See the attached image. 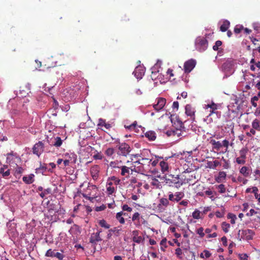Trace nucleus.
<instances>
[{"instance_id": "1", "label": "nucleus", "mask_w": 260, "mask_h": 260, "mask_svg": "<svg viewBox=\"0 0 260 260\" xmlns=\"http://www.w3.org/2000/svg\"><path fill=\"white\" fill-rule=\"evenodd\" d=\"M150 162L151 159L147 158H142L134 162L135 171L142 174L148 172L150 169Z\"/></svg>"}, {"instance_id": "2", "label": "nucleus", "mask_w": 260, "mask_h": 260, "mask_svg": "<svg viewBox=\"0 0 260 260\" xmlns=\"http://www.w3.org/2000/svg\"><path fill=\"white\" fill-rule=\"evenodd\" d=\"M98 188L95 185H89L86 189L82 193V196L85 199L92 201L96 197Z\"/></svg>"}, {"instance_id": "3", "label": "nucleus", "mask_w": 260, "mask_h": 260, "mask_svg": "<svg viewBox=\"0 0 260 260\" xmlns=\"http://www.w3.org/2000/svg\"><path fill=\"white\" fill-rule=\"evenodd\" d=\"M185 180L183 179H181L179 177V175H177L176 176L173 175H169L168 176V178L166 179V182L170 184V186H172L174 185L175 186L179 188L184 183H185Z\"/></svg>"}, {"instance_id": "4", "label": "nucleus", "mask_w": 260, "mask_h": 260, "mask_svg": "<svg viewBox=\"0 0 260 260\" xmlns=\"http://www.w3.org/2000/svg\"><path fill=\"white\" fill-rule=\"evenodd\" d=\"M254 234V232L250 229H246L244 230H239L238 235L239 240L241 239L249 240L252 239Z\"/></svg>"}, {"instance_id": "5", "label": "nucleus", "mask_w": 260, "mask_h": 260, "mask_svg": "<svg viewBox=\"0 0 260 260\" xmlns=\"http://www.w3.org/2000/svg\"><path fill=\"white\" fill-rule=\"evenodd\" d=\"M119 152L118 154L126 156L132 150L130 146L126 143H122L118 145Z\"/></svg>"}, {"instance_id": "6", "label": "nucleus", "mask_w": 260, "mask_h": 260, "mask_svg": "<svg viewBox=\"0 0 260 260\" xmlns=\"http://www.w3.org/2000/svg\"><path fill=\"white\" fill-rule=\"evenodd\" d=\"M196 45L200 51H204L207 48L208 41L205 38L199 37L196 40Z\"/></svg>"}, {"instance_id": "7", "label": "nucleus", "mask_w": 260, "mask_h": 260, "mask_svg": "<svg viewBox=\"0 0 260 260\" xmlns=\"http://www.w3.org/2000/svg\"><path fill=\"white\" fill-rule=\"evenodd\" d=\"M20 158L18 156L17 153L13 151L7 154V162L12 165H15L17 161L20 160Z\"/></svg>"}, {"instance_id": "8", "label": "nucleus", "mask_w": 260, "mask_h": 260, "mask_svg": "<svg viewBox=\"0 0 260 260\" xmlns=\"http://www.w3.org/2000/svg\"><path fill=\"white\" fill-rule=\"evenodd\" d=\"M196 61L194 59H190L185 62L184 64V70L186 73H190L195 67Z\"/></svg>"}, {"instance_id": "9", "label": "nucleus", "mask_w": 260, "mask_h": 260, "mask_svg": "<svg viewBox=\"0 0 260 260\" xmlns=\"http://www.w3.org/2000/svg\"><path fill=\"white\" fill-rule=\"evenodd\" d=\"M44 145L41 141L35 144L32 148L33 153L39 156L44 151Z\"/></svg>"}, {"instance_id": "10", "label": "nucleus", "mask_w": 260, "mask_h": 260, "mask_svg": "<svg viewBox=\"0 0 260 260\" xmlns=\"http://www.w3.org/2000/svg\"><path fill=\"white\" fill-rule=\"evenodd\" d=\"M156 104L153 105V108L157 111L162 109L166 104V100L164 98H158L156 99Z\"/></svg>"}, {"instance_id": "11", "label": "nucleus", "mask_w": 260, "mask_h": 260, "mask_svg": "<svg viewBox=\"0 0 260 260\" xmlns=\"http://www.w3.org/2000/svg\"><path fill=\"white\" fill-rule=\"evenodd\" d=\"M180 128H175L174 129H171L167 132V135L168 136H177L179 137L182 135V131L181 128L183 127V123L181 122L180 125Z\"/></svg>"}, {"instance_id": "12", "label": "nucleus", "mask_w": 260, "mask_h": 260, "mask_svg": "<svg viewBox=\"0 0 260 260\" xmlns=\"http://www.w3.org/2000/svg\"><path fill=\"white\" fill-rule=\"evenodd\" d=\"M139 233L138 230H134L132 232L133 241L137 244L143 243L145 240L144 237L139 236Z\"/></svg>"}, {"instance_id": "13", "label": "nucleus", "mask_w": 260, "mask_h": 260, "mask_svg": "<svg viewBox=\"0 0 260 260\" xmlns=\"http://www.w3.org/2000/svg\"><path fill=\"white\" fill-rule=\"evenodd\" d=\"M90 175L94 180H97L99 178L100 173V167L98 165L92 166L90 169Z\"/></svg>"}, {"instance_id": "14", "label": "nucleus", "mask_w": 260, "mask_h": 260, "mask_svg": "<svg viewBox=\"0 0 260 260\" xmlns=\"http://www.w3.org/2000/svg\"><path fill=\"white\" fill-rule=\"evenodd\" d=\"M101 232V231H98V232L95 233H93L91 234L89 242L90 243H92V244H96L98 242L101 241L102 239L100 237V233Z\"/></svg>"}, {"instance_id": "15", "label": "nucleus", "mask_w": 260, "mask_h": 260, "mask_svg": "<svg viewBox=\"0 0 260 260\" xmlns=\"http://www.w3.org/2000/svg\"><path fill=\"white\" fill-rule=\"evenodd\" d=\"M145 73L144 69L143 67L139 66L135 68L133 74L138 79H141Z\"/></svg>"}, {"instance_id": "16", "label": "nucleus", "mask_w": 260, "mask_h": 260, "mask_svg": "<svg viewBox=\"0 0 260 260\" xmlns=\"http://www.w3.org/2000/svg\"><path fill=\"white\" fill-rule=\"evenodd\" d=\"M120 168H121V170L120 174L122 176H124L126 177L129 176L130 174V170H131L132 171H135L134 168H133V167H127L125 166H121Z\"/></svg>"}, {"instance_id": "17", "label": "nucleus", "mask_w": 260, "mask_h": 260, "mask_svg": "<svg viewBox=\"0 0 260 260\" xmlns=\"http://www.w3.org/2000/svg\"><path fill=\"white\" fill-rule=\"evenodd\" d=\"M196 110L194 108H193L191 105L189 104H187L185 106V113L186 114L190 116L191 118L193 117L194 118V113Z\"/></svg>"}, {"instance_id": "18", "label": "nucleus", "mask_w": 260, "mask_h": 260, "mask_svg": "<svg viewBox=\"0 0 260 260\" xmlns=\"http://www.w3.org/2000/svg\"><path fill=\"white\" fill-rule=\"evenodd\" d=\"M107 192L108 195H112L115 191V188L113 186L112 181H108L106 185Z\"/></svg>"}, {"instance_id": "19", "label": "nucleus", "mask_w": 260, "mask_h": 260, "mask_svg": "<svg viewBox=\"0 0 260 260\" xmlns=\"http://www.w3.org/2000/svg\"><path fill=\"white\" fill-rule=\"evenodd\" d=\"M251 171L249 167L243 166L240 169L239 172L244 177H248L250 174Z\"/></svg>"}, {"instance_id": "20", "label": "nucleus", "mask_w": 260, "mask_h": 260, "mask_svg": "<svg viewBox=\"0 0 260 260\" xmlns=\"http://www.w3.org/2000/svg\"><path fill=\"white\" fill-rule=\"evenodd\" d=\"M34 177L35 175L32 174H31L28 176H23L22 178V180L25 184H30L34 182Z\"/></svg>"}, {"instance_id": "21", "label": "nucleus", "mask_w": 260, "mask_h": 260, "mask_svg": "<svg viewBox=\"0 0 260 260\" xmlns=\"http://www.w3.org/2000/svg\"><path fill=\"white\" fill-rule=\"evenodd\" d=\"M51 141L52 142H51V144L50 145H52V146H55L56 147H60L62 143V140L59 137H57L56 138H54V139L53 140L51 139Z\"/></svg>"}, {"instance_id": "22", "label": "nucleus", "mask_w": 260, "mask_h": 260, "mask_svg": "<svg viewBox=\"0 0 260 260\" xmlns=\"http://www.w3.org/2000/svg\"><path fill=\"white\" fill-rule=\"evenodd\" d=\"M220 165V162L217 160H214L213 161H208L206 167L211 169H215L216 168Z\"/></svg>"}, {"instance_id": "23", "label": "nucleus", "mask_w": 260, "mask_h": 260, "mask_svg": "<svg viewBox=\"0 0 260 260\" xmlns=\"http://www.w3.org/2000/svg\"><path fill=\"white\" fill-rule=\"evenodd\" d=\"M145 136L149 141H154L156 139V134L154 131H148L145 134Z\"/></svg>"}, {"instance_id": "24", "label": "nucleus", "mask_w": 260, "mask_h": 260, "mask_svg": "<svg viewBox=\"0 0 260 260\" xmlns=\"http://www.w3.org/2000/svg\"><path fill=\"white\" fill-rule=\"evenodd\" d=\"M226 174L225 172L220 171L218 173V176L215 178V180L218 183L222 182L226 178Z\"/></svg>"}, {"instance_id": "25", "label": "nucleus", "mask_w": 260, "mask_h": 260, "mask_svg": "<svg viewBox=\"0 0 260 260\" xmlns=\"http://www.w3.org/2000/svg\"><path fill=\"white\" fill-rule=\"evenodd\" d=\"M169 205V201L166 198H161L159 200V203L158 205V208H162V207L166 208Z\"/></svg>"}, {"instance_id": "26", "label": "nucleus", "mask_w": 260, "mask_h": 260, "mask_svg": "<svg viewBox=\"0 0 260 260\" xmlns=\"http://www.w3.org/2000/svg\"><path fill=\"white\" fill-rule=\"evenodd\" d=\"M159 166L163 173L169 172V165L167 162L162 160L159 162Z\"/></svg>"}, {"instance_id": "27", "label": "nucleus", "mask_w": 260, "mask_h": 260, "mask_svg": "<svg viewBox=\"0 0 260 260\" xmlns=\"http://www.w3.org/2000/svg\"><path fill=\"white\" fill-rule=\"evenodd\" d=\"M210 143L212 144L213 149L218 150L222 147L221 143H220L219 141H216L213 139L210 141Z\"/></svg>"}, {"instance_id": "28", "label": "nucleus", "mask_w": 260, "mask_h": 260, "mask_svg": "<svg viewBox=\"0 0 260 260\" xmlns=\"http://www.w3.org/2000/svg\"><path fill=\"white\" fill-rule=\"evenodd\" d=\"M252 128L256 129L257 131L260 132V120L255 118L251 123Z\"/></svg>"}, {"instance_id": "29", "label": "nucleus", "mask_w": 260, "mask_h": 260, "mask_svg": "<svg viewBox=\"0 0 260 260\" xmlns=\"http://www.w3.org/2000/svg\"><path fill=\"white\" fill-rule=\"evenodd\" d=\"M15 165L16 166V168L14 175L16 177L19 178L21 174L23 172L24 169L21 167L18 166L17 163H15Z\"/></svg>"}, {"instance_id": "30", "label": "nucleus", "mask_w": 260, "mask_h": 260, "mask_svg": "<svg viewBox=\"0 0 260 260\" xmlns=\"http://www.w3.org/2000/svg\"><path fill=\"white\" fill-rule=\"evenodd\" d=\"M230 25V22L228 20H224L222 24L220 27V30L222 32H225L228 30Z\"/></svg>"}, {"instance_id": "31", "label": "nucleus", "mask_w": 260, "mask_h": 260, "mask_svg": "<svg viewBox=\"0 0 260 260\" xmlns=\"http://www.w3.org/2000/svg\"><path fill=\"white\" fill-rule=\"evenodd\" d=\"M116 218L121 224L125 223V220L123 217V211L118 212L116 215Z\"/></svg>"}, {"instance_id": "32", "label": "nucleus", "mask_w": 260, "mask_h": 260, "mask_svg": "<svg viewBox=\"0 0 260 260\" xmlns=\"http://www.w3.org/2000/svg\"><path fill=\"white\" fill-rule=\"evenodd\" d=\"M174 194L176 202L180 201L184 196V193L182 191L176 192Z\"/></svg>"}, {"instance_id": "33", "label": "nucleus", "mask_w": 260, "mask_h": 260, "mask_svg": "<svg viewBox=\"0 0 260 260\" xmlns=\"http://www.w3.org/2000/svg\"><path fill=\"white\" fill-rule=\"evenodd\" d=\"M216 189L218 190V192L220 193H225L226 191V188L225 185L223 184H220L219 185H215L214 186Z\"/></svg>"}, {"instance_id": "34", "label": "nucleus", "mask_w": 260, "mask_h": 260, "mask_svg": "<svg viewBox=\"0 0 260 260\" xmlns=\"http://www.w3.org/2000/svg\"><path fill=\"white\" fill-rule=\"evenodd\" d=\"M100 225L106 229H109L110 225L107 223V221L104 219L100 220L98 222Z\"/></svg>"}, {"instance_id": "35", "label": "nucleus", "mask_w": 260, "mask_h": 260, "mask_svg": "<svg viewBox=\"0 0 260 260\" xmlns=\"http://www.w3.org/2000/svg\"><path fill=\"white\" fill-rule=\"evenodd\" d=\"M0 173L4 178H7L10 174V170H4V168L0 169Z\"/></svg>"}, {"instance_id": "36", "label": "nucleus", "mask_w": 260, "mask_h": 260, "mask_svg": "<svg viewBox=\"0 0 260 260\" xmlns=\"http://www.w3.org/2000/svg\"><path fill=\"white\" fill-rule=\"evenodd\" d=\"M211 255V253L209 251L207 250H204V251H203V253H202L201 254H200V257L201 258H208L209 257H210Z\"/></svg>"}, {"instance_id": "37", "label": "nucleus", "mask_w": 260, "mask_h": 260, "mask_svg": "<svg viewBox=\"0 0 260 260\" xmlns=\"http://www.w3.org/2000/svg\"><path fill=\"white\" fill-rule=\"evenodd\" d=\"M230 224L229 223H226V222H223L221 223L222 229L225 233L229 232V229L230 228Z\"/></svg>"}, {"instance_id": "38", "label": "nucleus", "mask_w": 260, "mask_h": 260, "mask_svg": "<svg viewBox=\"0 0 260 260\" xmlns=\"http://www.w3.org/2000/svg\"><path fill=\"white\" fill-rule=\"evenodd\" d=\"M200 215L201 212L198 209H196L192 214V217L196 219H200L201 218Z\"/></svg>"}, {"instance_id": "39", "label": "nucleus", "mask_w": 260, "mask_h": 260, "mask_svg": "<svg viewBox=\"0 0 260 260\" xmlns=\"http://www.w3.org/2000/svg\"><path fill=\"white\" fill-rule=\"evenodd\" d=\"M46 170H47L46 164H41L40 167L39 168L37 169L36 171L43 173L44 172H45L46 171Z\"/></svg>"}, {"instance_id": "40", "label": "nucleus", "mask_w": 260, "mask_h": 260, "mask_svg": "<svg viewBox=\"0 0 260 260\" xmlns=\"http://www.w3.org/2000/svg\"><path fill=\"white\" fill-rule=\"evenodd\" d=\"M107 156H111L114 153V149L113 148H108L105 152Z\"/></svg>"}, {"instance_id": "41", "label": "nucleus", "mask_w": 260, "mask_h": 260, "mask_svg": "<svg viewBox=\"0 0 260 260\" xmlns=\"http://www.w3.org/2000/svg\"><path fill=\"white\" fill-rule=\"evenodd\" d=\"M150 184L151 185L155 186L156 188H158L160 185L159 181L155 178L152 179Z\"/></svg>"}, {"instance_id": "42", "label": "nucleus", "mask_w": 260, "mask_h": 260, "mask_svg": "<svg viewBox=\"0 0 260 260\" xmlns=\"http://www.w3.org/2000/svg\"><path fill=\"white\" fill-rule=\"evenodd\" d=\"M244 27L242 25H237L234 28V32L236 34H239L243 29Z\"/></svg>"}, {"instance_id": "43", "label": "nucleus", "mask_w": 260, "mask_h": 260, "mask_svg": "<svg viewBox=\"0 0 260 260\" xmlns=\"http://www.w3.org/2000/svg\"><path fill=\"white\" fill-rule=\"evenodd\" d=\"M228 218L231 219V223L232 224L235 223V219H236V216L235 215L232 213H229L228 215Z\"/></svg>"}, {"instance_id": "44", "label": "nucleus", "mask_w": 260, "mask_h": 260, "mask_svg": "<svg viewBox=\"0 0 260 260\" xmlns=\"http://www.w3.org/2000/svg\"><path fill=\"white\" fill-rule=\"evenodd\" d=\"M108 181H114L115 182V185H118L120 181V179L117 178L115 176H112L110 178H109Z\"/></svg>"}, {"instance_id": "45", "label": "nucleus", "mask_w": 260, "mask_h": 260, "mask_svg": "<svg viewBox=\"0 0 260 260\" xmlns=\"http://www.w3.org/2000/svg\"><path fill=\"white\" fill-rule=\"evenodd\" d=\"M197 233L199 235L201 238H203L205 236V233L204 232V229L202 227H201L197 229Z\"/></svg>"}, {"instance_id": "46", "label": "nucleus", "mask_w": 260, "mask_h": 260, "mask_svg": "<svg viewBox=\"0 0 260 260\" xmlns=\"http://www.w3.org/2000/svg\"><path fill=\"white\" fill-rule=\"evenodd\" d=\"M160 245L161 246L160 249L161 250L164 251V248L167 247V239L166 238L163 239L160 243Z\"/></svg>"}, {"instance_id": "47", "label": "nucleus", "mask_w": 260, "mask_h": 260, "mask_svg": "<svg viewBox=\"0 0 260 260\" xmlns=\"http://www.w3.org/2000/svg\"><path fill=\"white\" fill-rule=\"evenodd\" d=\"M222 45V42L221 41H216L215 45L213 46V49L215 51H217L218 50V48Z\"/></svg>"}, {"instance_id": "48", "label": "nucleus", "mask_w": 260, "mask_h": 260, "mask_svg": "<svg viewBox=\"0 0 260 260\" xmlns=\"http://www.w3.org/2000/svg\"><path fill=\"white\" fill-rule=\"evenodd\" d=\"M55 253L51 249H48L46 254L45 256L47 257H54Z\"/></svg>"}, {"instance_id": "49", "label": "nucleus", "mask_w": 260, "mask_h": 260, "mask_svg": "<svg viewBox=\"0 0 260 260\" xmlns=\"http://www.w3.org/2000/svg\"><path fill=\"white\" fill-rule=\"evenodd\" d=\"M236 162L240 165H244L246 162L245 158H243L239 156L236 158Z\"/></svg>"}, {"instance_id": "50", "label": "nucleus", "mask_w": 260, "mask_h": 260, "mask_svg": "<svg viewBox=\"0 0 260 260\" xmlns=\"http://www.w3.org/2000/svg\"><path fill=\"white\" fill-rule=\"evenodd\" d=\"M118 163L119 162L118 161H111L109 165L112 168H120V167H119L118 166Z\"/></svg>"}, {"instance_id": "51", "label": "nucleus", "mask_w": 260, "mask_h": 260, "mask_svg": "<svg viewBox=\"0 0 260 260\" xmlns=\"http://www.w3.org/2000/svg\"><path fill=\"white\" fill-rule=\"evenodd\" d=\"M103 156L101 152H97L96 154H95L93 156V158L96 160H97V159L101 160L103 159Z\"/></svg>"}, {"instance_id": "52", "label": "nucleus", "mask_w": 260, "mask_h": 260, "mask_svg": "<svg viewBox=\"0 0 260 260\" xmlns=\"http://www.w3.org/2000/svg\"><path fill=\"white\" fill-rule=\"evenodd\" d=\"M207 106L212 109V111H210L211 113H213L214 110L217 109V105L213 103L211 105H208Z\"/></svg>"}, {"instance_id": "53", "label": "nucleus", "mask_w": 260, "mask_h": 260, "mask_svg": "<svg viewBox=\"0 0 260 260\" xmlns=\"http://www.w3.org/2000/svg\"><path fill=\"white\" fill-rule=\"evenodd\" d=\"M140 214L138 212H136L134 214L132 217V220L135 221L136 220H140Z\"/></svg>"}, {"instance_id": "54", "label": "nucleus", "mask_w": 260, "mask_h": 260, "mask_svg": "<svg viewBox=\"0 0 260 260\" xmlns=\"http://www.w3.org/2000/svg\"><path fill=\"white\" fill-rule=\"evenodd\" d=\"M246 152H247V151L245 149H241L240 151V152H239L240 157H241V158H245L246 159Z\"/></svg>"}, {"instance_id": "55", "label": "nucleus", "mask_w": 260, "mask_h": 260, "mask_svg": "<svg viewBox=\"0 0 260 260\" xmlns=\"http://www.w3.org/2000/svg\"><path fill=\"white\" fill-rule=\"evenodd\" d=\"M237 180L239 182H242L243 184H246L248 180L241 176H238Z\"/></svg>"}, {"instance_id": "56", "label": "nucleus", "mask_w": 260, "mask_h": 260, "mask_svg": "<svg viewBox=\"0 0 260 260\" xmlns=\"http://www.w3.org/2000/svg\"><path fill=\"white\" fill-rule=\"evenodd\" d=\"M106 123V120L103 119L102 118H100L99 120V123L98 125L99 126H104L105 124Z\"/></svg>"}, {"instance_id": "57", "label": "nucleus", "mask_w": 260, "mask_h": 260, "mask_svg": "<svg viewBox=\"0 0 260 260\" xmlns=\"http://www.w3.org/2000/svg\"><path fill=\"white\" fill-rule=\"evenodd\" d=\"M106 208V206L105 205H102L100 206H97L95 208V210L97 212L104 210Z\"/></svg>"}, {"instance_id": "58", "label": "nucleus", "mask_w": 260, "mask_h": 260, "mask_svg": "<svg viewBox=\"0 0 260 260\" xmlns=\"http://www.w3.org/2000/svg\"><path fill=\"white\" fill-rule=\"evenodd\" d=\"M122 209L123 211H126L128 212H131L132 211V208L126 204L123 205L122 207Z\"/></svg>"}, {"instance_id": "59", "label": "nucleus", "mask_w": 260, "mask_h": 260, "mask_svg": "<svg viewBox=\"0 0 260 260\" xmlns=\"http://www.w3.org/2000/svg\"><path fill=\"white\" fill-rule=\"evenodd\" d=\"M169 201H172V202H176L175 201V194H174L172 192H170L169 196H168V199Z\"/></svg>"}, {"instance_id": "60", "label": "nucleus", "mask_w": 260, "mask_h": 260, "mask_svg": "<svg viewBox=\"0 0 260 260\" xmlns=\"http://www.w3.org/2000/svg\"><path fill=\"white\" fill-rule=\"evenodd\" d=\"M54 257H56L59 260H62L63 257H64V256L61 253L56 252V253H55Z\"/></svg>"}, {"instance_id": "61", "label": "nucleus", "mask_w": 260, "mask_h": 260, "mask_svg": "<svg viewBox=\"0 0 260 260\" xmlns=\"http://www.w3.org/2000/svg\"><path fill=\"white\" fill-rule=\"evenodd\" d=\"M239 258L242 260H248V255L247 254H240L239 255Z\"/></svg>"}, {"instance_id": "62", "label": "nucleus", "mask_w": 260, "mask_h": 260, "mask_svg": "<svg viewBox=\"0 0 260 260\" xmlns=\"http://www.w3.org/2000/svg\"><path fill=\"white\" fill-rule=\"evenodd\" d=\"M71 159H65L64 160H63L64 166L66 167L70 165V162L72 161V158L70 157Z\"/></svg>"}, {"instance_id": "63", "label": "nucleus", "mask_w": 260, "mask_h": 260, "mask_svg": "<svg viewBox=\"0 0 260 260\" xmlns=\"http://www.w3.org/2000/svg\"><path fill=\"white\" fill-rule=\"evenodd\" d=\"M70 109V106L69 105H65L64 106H62L61 107V109L62 111H66V112H67Z\"/></svg>"}, {"instance_id": "64", "label": "nucleus", "mask_w": 260, "mask_h": 260, "mask_svg": "<svg viewBox=\"0 0 260 260\" xmlns=\"http://www.w3.org/2000/svg\"><path fill=\"white\" fill-rule=\"evenodd\" d=\"M173 71L172 69H169L167 72V74L169 75L170 79H171L172 77L174 76V74L173 73Z\"/></svg>"}]
</instances>
